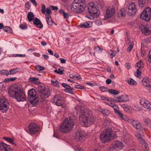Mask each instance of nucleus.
I'll return each instance as SVG.
<instances>
[{"instance_id":"nucleus-1","label":"nucleus","mask_w":151,"mask_h":151,"mask_svg":"<svg viewBox=\"0 0 151 151\" xmlns=\"http://www.w3.org/2000/svg\"><path fill=\"white\" fill-rule=\"evenodd\" d=\"M10 96L16 99L18 101H23L26 100V96L23 90L19 86L15 85L12 87L9 91Z\"/></svg>"},{"instance_id":"nucleus-2","label":"nucleus","mask_w":151,"mask_h":151,"mask_svg":"<svg viewBox=\"0 0 151 151\" xmlns=\"http://www.w3.org/2000/svg\"><path fill=\"white\" fill-rule=\"evenodd\" d=\"M116 136L115 132L111 128H108L101 133L99 139L102 142L106 143L113 139Z\"/></svg>"},{"instance_id":"nucleus-3","label":"nucleus","mask_w":151,"mask_h":151,"mask_svg":"<svg viewBox=\"0 0 151 151\" xmlns=\"http://www.w3.org/2000/svg\"><path fill=\"white\" fill-rule=\"evenodd\" d=\"M86 7L85 0H74L71 5L72 11L77 13L83 12Z\"/></svg>"},{"instance_id":"nucleus-4","label":"nucleus","mask_w":151,"mask_h":151,"mask_svg":"<svg viewBox=\"0 0 151 151\" xmlns=\"http://www.w3.org/2000/svg\"><path fill=\"white\" fill-rule=\"evenodd\" d=\"M74 125L73 119L66 118L60 126V130L63 133H67L71 130Z\"/></svg>"},{"instance_id":"nucleus-5","label":"nucleus","mask_w":151,"mask_h":151,"mask_svg":"<svg viewBox=\"0 0 151 151\" xmlns=\"http://www.w3.org/2000/svg\"><path fill=\"white\" fill-rule=\"evenodd\" d=\"M83 114L80 116L79 120L81 123L83 124L85 127H88V125H90L93 123L94 121V117L89 115L87 116V114H84V111H83Z\"/></svg>"},{"instance_id":"nucleus-6","label":"nucleus","mask_w":151,"mask_h":151,"mask_svg":"<svg viewBox=\"0 0 151 151\" xmlns=\"http://www.w3.org/2000/svg\"><path fill=\"white\" fill-rule=\"evenodd\" d=\"M28 98L29 102L34 106H36L39 100L38 95L35 90L32 89L28 92Z\"/></svg>"},{"instance_id":"nucleus-7","label":"nucleus","mask_w":151,"mask_h":151,"mask_svg":"<svg viewBox=\"0 0 151 151\" xmlns=\"http://www.w3.org/2000/svg\"><path fill=\"white\" fill-rule=\"evenodd\" d=\"M38 89L42 101L44 100L47 97L50 95V91L48 88L40 86H38Z\"/></svg>"},{"instance_id":"nucleus-8","label":"nucleus","mask_w":151,"mask_h":151,"mask_svg":"<svg viewBox=\"0 0 151 151\" xmlns=\"http://www.w3.org/2000/svg\"><path fill=\"white\" fill-rule=\"evenodd\" d=\"M88 12L90 14L93 16L98 15V9L97 6L93 3L89 4L88 6Z\"/></svg>"},{"instance_id":"nucleus-9","label":"nucleus","mask_w":151,"mask_h":151,"mask_svg":"<svg viewBox=\"0 0 151 151\" xmlns=\"http://www.w3.org/2000/svg\"><path fill=\"white\" fill-rule=\"evenodd\" d=\"M140 18L146 21H149L151 18V8L148 7L145 9L141 14Z\"/></svg>"},{"instance_id":"nucleus-10","label":"nucleus","mask_w":151,"mask_h":151,"mask_svg":"<svg viewBox=\"0 0 151 151\" xmlns=\"http://www.w3.org/2000/svg\"><path fill=\"white\" fill-rule=\"evenodd\" d=\"M9 105L8 100L4 98H0V111L2 113L7 111Z\"/></svg>"},{"instance_id":"nucleus-11","label":"nucleus","mask_w":151,"mask_h":151,"mask_svg":"<svg viewBox=\"0 0 151 151\" xmlns=\"http://www.w3.org/2000/svg\"><path fill=\"white\" fill-rule=\"evenodd\" d=\"M124 146L122 142L118 141H116L111 145L109 148V149L110 150H115L118 151L123 149Z\"/></svg>"},{"instance_id":"nucleus-12","label":"nucleus","mask_w":151,"mask_h":151,"mask_svg":"<svg viewBox=\"0 0 151 151\" xmlns=\"http://www.w3.org/2000/svg\"><path fill=\"white\" fill-rule=\"evenodd\" d=\"M86 134L82 131H78L75 132L74 136L75 139L78 141L82 142L85 139Z\"/></svg>"},{"instance_id":"nucleus-13","label":"nucleus","mask_w":151,"mask_h":151,"mask_svg":"<svg viewBox=\"0 0 151 151\" xmlns=\"http://www.w3.org/2000/svg\"><path fill=\"white\" fill-rule=\"evenodd\" d=\"M29 133L31 134H34L39 131V127L34 123L30 124L28 127Z\"/></svg>"},{"instance_id":"nucleus-14","label":"nucleus","mask_w":151,"mask_h":151,"mask_svg":"<svg viewBox=\"0 0 151 151\" xmlns=\"http://www.w3.org/2000/svg\"><path fill=\"white\" fill-rule=\"evenodd\" d=\"M139 29L145 35H149L151 33V25L150 24H141Z\"/></svg>"},{"instance_id":"nucleus-15","label":"nucleus","mask_w":151,"mask_h":151,"mask_svg":"<svg viewBox=\"0 0 151 151\" xmlns=\"http://www.w3.org/2000/svg\"><path fill=\"white\" fill-rule=\"evenodd\" d=\"M128 14L130 16L134 15L137 12L135 5L134 3L132 2L129 6L126 9Z\"/></svg>"},{"instance_id":"nucleus-16","label":"nucleus","mask_w":151,"mask_h":151,"mask_svg":"<svg viewBox=\"0 0 151 151\" xmlns=\"http://www.w3.org/2000/svg\"><path fill=\"white\" fill-rule=\"evenodd\" d=\"M131 122L133 126L138 131H141L143 132L145 130L144 128L142 126L141 124L139 121L132 119Z\"/></svg>"},{"instance_id":"nucleus-17","label":"nucleus","mask_w":151,"mask_h":151,"mask_svg":"<svg viewBox=\"0 0 151 151\" xmlns=\"http://www.w3.org/2000/svg\"><path fill=\"white\" fill-rule=\"evenodd\" d=\"M142 85L148 88L149 90H151V80L150 78L145 77L142 81Z\"/></svg>"},{"instance_id":"nucleus-18","label":"nucleus","mask_w":151,"mask_h":151,"mask_svg":"<svg viewBox=\"0 0 151 151\" xmlns=\"http://www.w3.org/2000/svg\"><path fill=\"white\" fill-rule=\"evenodd\" d=\"M62 102V97L59 95H55L53 98V103L58 106H61Z\"/></svg>"},{"instance_id":"nucleus-19","label":"nucleus","mask_w":151,"mask_h":151,"mask_svg":"<svg viewBox=\"0 0 151 151\" xmlns=\"http://www.w3.org/2000/svg\"><path fill=\"white\" fill-rule=\"evenodd\" d=\"M140 103L144 108L147 109L151 108V103L145 99H142L140 101Z\"/></svg>"},{"instance_id":"nucleus-20","label":"nucleus","mask_w":151,"mask_h":151,"mask_svg":"<svg viewBox=\"0 0 151 151\" xmlns=\"http://www.w3.org/2000/svg\"><path fill=\"white\" fill-rule=\"evenodd\" d=\"M115 9L113 7H108L106 9V14L105 16V19H107L111 17L114 14Z\"/></svg>"},{"instance_id":"nucleus-21","label":"nucleus","mask_w":151,"mask_h":151,"mask_svg":"<svg viewBox=\"0 0 151 151\" xmlns=\"http://www.w3.org/2000/svg\"><path fill=\"white\" fill-rule=\"evenodd\" d=\"M11 149L10 145L3 142L0 143V150L1 151H10Z\"/></svg>"},{"instance_id":"nucleus-22","label":"nucleus","mask_w":151,"mask_h":151,"mask_svg":"<svg viewBox=\"0 0 151 151\" xmlns=\"http://www.w3.org/2000/svg\"><path fill=\"white\" fill-rule=\"evenodd\" d=\"M62 85L63 87L65 88V89L64 90L65 92L70 94H73V91L74 89L69 85L65 83H62Z\"/></svg>"},{"instance_id":"nucleus-23","label":"nucleus","mask_w":151,"mask_h":151,"mask_svg":"<svg viewBox=\"0 0 151 151\" xmlns=\"http://www.w3.org/2000/svg\"><path fill=\"white\" fill-rule=\"evenodd\" d=\"M33 24L37 27L41 29L43 27V25L39 19L35 17L33 20Z\"/></svg>"},{"instance_id":"nucleus-24","label":"nucleus","mask_w":151,"mask_h":151,"mask_svg":"<svg viewBox=\"0 0 151 151\" xmlns=\"http://www.w3.org/2000/svg\"><path fill=\"white\" fill-rule=\"evenodd\" d=\"M136 137L139 142L141 144H143L144 145L145 148L146 149H147V145L145 142V140H144L142 138L140 135L139 134H136Z\"/></svg>"},{"instance_id":"nucleus-25","label":"nucleus","mask_w":151,"mask_h":151,"mask_svg":"<svg viewBox=\"0 0 151 151\" xmlns=\"http://www.w3.org/2000/svg\"><path fill=\"white\" fill-rule=\"evenodd\" d=\"M114 112L116 114L118 115L122 119L124 120L125 121L128 120V118L125 115H123L121 111L117 109Z\"/></svg>"},{"instance_id":"nucleus-26","label":"nucleus","mask_w":151,"mask_h":151,"mask_svg":"<svg viewBox=\"0 0 151 151\" xmlns=\"http://www.w3.org/2000/svg\"><path fill=\"white\" fill-rule=\"evenodd\" d=\"M92 25L91 22H85L79 25L78 27H80L81 28H87L91 27L92 26Z\"/></svg>"},{"instance_id":"nucleus-27","label":"nucleus","mask_w":151,"mask_h":151,"mask_svg":"<svg viewBox=\"0 0 151 151\" xmlns=\"http://www.w3.org/2000/svg\"><path fill=\"white\" fill-rule=\"evenodd\" d=\"M38 80L39 79L38 78L30 77L28 81L29 82H31L35 84H38L40 83V82L38 81Z\"/></svg>"},{"instance_id":"nucleus-28","label":"nucleus","mask_w":151,"mask_h":151,"mask_svg":"<svg viewBox=\"0 0 151 151\" xmlns=\"http://www.w3.org/2000/svg\"><path fill=\"white\" fill-rule=\"evenodd\" d=\"M45 18L48 24L50 26H52L54 22L52 20L51 16L50 15H46Z\"/></svg>"},{"instance_id":"nucleus-29","label":"nucleus","mask_w":151,"mask_h":151,"mask_svg":"<svg viewBox=\"0 0 151 151\" xmlns=\"http://www.w3.org/2000/svg\"><path fill=\"white\" fill-rule=\"evenodd\" d=\"M34 16L32 12H30L28 13L27 17L29 22L32 21L34 19Z\"/></svg>"},{"instance_id":"nucleus-30","label":"nucleus","mask_w":151,"mask_h":151,"mask_svg":"<svg viewBox=\"0 0 151 151\" xmlns=\"http://www.w3.org/2000/svg\"><path fill=\"white\" fill-rule=\"evenodd\" d=\"M118 15L119 17H122L125 15L124 8H123L120 9L118 12Z\"/></svg>"},{"instance_id":"nucleus-31","label":"nucleus","mask_w":151,"mask_h":151,"mask_svg":"<svg viewBox=\"0 0 151 151\" xmlns=\"http://www.w3.org/2000/svg\"><path fill=\"white\" fill-rule=\"evenodd\" d=\"M51 83L53 85L56 87H59L60 84L59 82L55 79L52 80Z\"/></svg>"},{"instance_id":"nucleus-32","label":"nucleus","mask_w":151,"mask_h":151,"mask_svg":"<svg viewBox=\"0 0 151 151\" xmlns=\"http://www.w3.org/2000/svg\"><path fill=\"white\" fill-rule=\"evenodd\" d=\"M3 30L4 31L8 33H12V30L11 28L9 27L6 26L4 27L3 28Z\"/></svg>"},{"instance_id":"nucleus-33","label":"nucleus","mask_w":151,"mask_h":151,"mask_svg":"<svg viewBox=\"0 0 151 151\" xmlns=\"http://www.w3.org/2000/svg\"><path fill=\"white\" fill-rule=\"evenodd\" d=\"M99 111L102 114L106 116H109L110 114V112L107 110L100 109Z\"/></svg>"},{"instance_id":"nucleus-34","label":"nucleus","mask_w":151,"mask_h":151,"mask_svg":"<svg viewBox=\"0 0 151 151\" xmlns=\"http://www.w3.org/2000/svg\"><path fill=\"white\" fill-rule=\"evenodd\" d=\"M138 5L140 8H142L144 6L145 4V0H138Z\"/></svg>"},{"instance_id":"nucleus-35","label":"nucleus","mask_w":151,"mask_h":151,"mask_svg":"<svg viewBox=\"0 0 151 151\" xmlns=\"http://www.w3.org/2000/svg\"><path fill=\"white\" fill-rule=\"evenodd\" d=\"M108 91L109 93L114 95H116L119 93V91L115 90L109 89Z\"/></svg>"},{"instance_id":"nucleus-36","label":"nucleus","mask_w":151,"mask_h":151,"mask_svg":"<svg viewBox=\"0 0 151 151\" xmlns=\"http://www.w3.org/2000/svg\"><path fill=\"white\" fill-rule=\"evenodd\" d=\"M122 96L123 95H122L119 97H118L117 99H116V100H113V102L116 103L123 102Z\"/></svg>"},{"instance_id":"nucleus-37","label":"nucleus","mask_w":151,"mask_h":151,"mask_svg":"<svg viewBox=\"0 0 151 151\" xmlns=\"http://www.w3.org/2000/svg\"><path fill=\"white\" fill-rule=\"evenodd\" d=\"M17 79L16 77L12 78H6L4 80V82L5 83H7L9 81H13Z\"/></svg>"},{"instance_id":"nucleus-38","label":"nucleus","mask_w":151,"mask_h":151,"mask_svg":"<svg viewBox=\"0 0 151 151\" xmlns=\"http://www.w3.org/2000/svg\"><path fill=\"white\" fill-rule=\"evenodd\" d=\"M17 68H15L13 69H12L9 70V72H8L9 75H12L13 74L17 72Z\"/></svg>"},{"instance_id":"nucleus-39","label":"nucleus","mask_w":151,"mask_h":151,"mask_svg":"<svg viewBox=\"0 0 151 151\" xmlns=\"http://www.w3.org/2000/svg\"><path fill=\"white\" fill-rule=\"evenodd\" d=\"M36 70L40 71H41L45 69V68L39 65H37L35 67Z\"/></svg>"},{"instance_id":"nucleus-40","label":"nucleus","mask_w":151,"mask_h":151,"mask_svg":"<svg viewBox=\"0 0 151 151\" xmlns=\"http://www.w3.org/2000/svg\"><path fill=\"white\" fill-rule=\"evenodd\" d=\"M107 104L109 105V106L112 107L114 110V111L117 109L118 107L116 105L114 104H113L111 103H110L109 104L107 103Z\"/></svg>"},{"instance_id":"nucleus-41","label":"nucleus","mask_w":151,"mask_h":151,"mask_svg":"<svg viewBox=\"0 0 151 151\" xmlns=\"http://www.w3.org/2000/svg\"><path fill=\"white\" fill-rule=\"evenodd\" d=\"M0 74L6 75L7 76H9L8 71L7 70H0Z\"/></svg>"},{"instance_id":"nucleus-42","label":"nucleus","mask_w":151,"mask_h":151,"mask_svg":"<svg viewBox=\"0 0 151 151\" xmlns=\"http://www.w3.org/2000/svg\"><path fill=\"white\" fill-rule=\"evenodd\" d=\"M133 46V42H130V44L127 48V50L129 52H130L132 50Z\"/></svg>"},{"instance_id":"nucleus-43","label":"nucleus","mask_w":151,"mask_h":151,"mask_svg":"<svg viewBox=\"0 0 151 151\" xmlns=\"http://www.w3.org/2000/svg\"><path fill=\"white\" fill-rule=\"evenodd\" d=\"M143 65V63L142 60H140L136 63V66L138 68L142 67Z\"/></svg>"},{"instance_id":"nucleus-44","label":"nucleus","mask_w":151,"mask_h":151,"mask_svg":"<svg viewBox=\"0 0 151 151\" xmlns=\"http://www.w3.org/2000/svg\"><path fill=\"white\" fill-rule=\"evenodd\" d=\"M128 83L131 85H135L136 82L133 79H130L129 80H128Z\"/></svg>"},{"instance_id":"nucleus-45","label":"nucleus","mask_w":151,"mask_h":151,"mask_svg":"<svg viewBox=\"0 0 151 151\" xmlns=\"http://www.w3.org/2000/svg\"><path fill=\"white\" fill-rule=\"evenodd\" d=\"M122 99L123 102L127 101L129 100L128 96L126 95H123Z\"/></svg>"},{"instance_id":"nucleus-46","label":"nucleus","mask_w":151,"mask_h":151,"mask_svg":"<svg viewBox=\"0 0 151 151\" xmlns=\"http://www.w3.org/2000/svg\"><path fill=\"white\" fill-rule=\"evenodd\" d=\"M45 11L46 15H49V14H50L51 12V10L50 8H49L48 7H47L46 8V10Z\"/></svg>"},{"instance_id":"nucleus-47","label":"nucleus","mask_w":151,"mask_h":151,"mask_svg":"<svg viewBox=\"0 0 151 151\" xmlns=\"http://www.w3.org/2000/svg\"><path fill=\"white\" fill-rule=\"evenodd\" d=\"M19 28L22 29H25L27 28V26L25 24H21L19 26Z\"/></svg>"},{"instance_id":"nucleus-48","label":"nucleus","mask_w":151,"mask_h":151,"mask_svg":"<svg viewBox=\"0 0 151 151\" xmlns=\"http://www.w3.org/2000/svg\"><path fill=\"white\" fill-rule=\"evenodd\" d=\"M25 55L23 54H14L13 55V56L15 57H23L25 56Z\"/></svg>"},{"instance_id":"nucleus-49","label":"nucleus","mask_w":151,"mask_h":151,"mask_svg":"<svg viewBox=\"0 0 151 151\" xmlns=\"http://www.w3.org/2000/svg\"><path fill=\"white\" fill-rule=\"evenodd\" d=\"M41 8V11L42 13L46 14L45 11V5L44 4L42 5Z\"/></svg>"},{"instance_id":"nucleus-50","label":"nucleus","mask_w":151,"mask_h":151,"mask_svg":"<svg viewBox=\"0 0 151 151\" xmlns=\"http://www.w3.org/2000/svg\"><path fill=\"white\" fill-rule=\"evenodd\" d=\"M95 24L97 25H100L102 24V22L101 20H97L94 21Z\"/></svg>"},{"instance_id":"nucleus-51","label":"nucleus","mask_w":151,"mask_h":151,"mask_svg":"<svg viewBox=\"0 0 151 151\" xmlns=\"http://www.w3.org/2000/svg\"><path fill=\"white\" fill-rule=\"evenodd\" d=\"M95 49L97 51L101 52L103 50V49L100 47L99 46H96L95 47Z\"/></svg>"},{"instance_id":"nucleus-52","label":"nucleus","mask_w":151,"mask_h":151,"mask_svg":"<svg viewBox=\"0 0 151 151\" xmlns=\"http://www.w3.org/2000/svg\"><path fill=\"white\" fill-rule=\"evenodd\" d=\"M7 141L12 144H13L14 145L15 144L14 142V139H12L11 138L9 137Z\"/></svg>"},{"instance_id":"nucleus-53","label":"nucleus","mask_w":151,"mask_h":151,"mask_svg":"<svg viewBox=\"0 0 151 151\" xmlns=\"http://www.w3.org/2000/svg\"><path fill=\"white\" fill-rule=\"evenodd\" d=\"M148 57L149 58L148 59V61L149 62L151 63V50L149 52Z\"/></svg>"},{"instance_id":"nucleus-54","label":"nucleus","mask_w":151,"mask_h":151,"mask_svg":"<svg viewBox=\"0 0 151 151\" xmlns=\"http://www.w3.org/2000/svg\"><path fill=\"white\" fill-rule=\"evenodd\" d=\"M130 109H131V108L127 106L124 110L127 112H130Z\"/></svg>"},{"instance_id":"nucleus-55","label":"nucleus","mask_w":151,"mask_h":151,"mask_svg":"<svg viewBox=\"0 0 151 151\" xmlns=\"http://www.w3.org/2000/svg\"><path fill=\"white\" fill-rule=\"evenodd\" d=\"M112 53L111 54V58H112L115 55L116 52L115 51L110 50Z\"/></svg>"},{"instance_id":"nucleus-56","label":"nucleus","mask_w":151,"mask_h":151,"mask_svg":"<svg viewBox=\"0 0 151 151\" xmlns=\"http://www.w3.org/2000/svg\"><path fill=\"white\" fill-rule=\"evenodd\" d=\"M100 89L102 91H106L107 88L104 86H101L100 87Z\"/></svg>"},{"instance_id":"nucleus-57","label":"nucleus","mask_w":151,"mask_h":151,"mask_svg":"<svg viewBox=\"0 0 151 151\" xmlns=\"http://www.w3.org/2000/svg\"><path fill=\"white\" fill-rule=\"evenodd\" d=\"M50 7L51 8L52 10H57L58 9V7L56 6H50Z\"/></svg>"},{"instance_id":"nucleus-58","label":"nucleus","mask_w":151,"mask_h":151,"mask_svg":"<svg viewBox=\"0 0 151 151\" xmlns=\"http://www.w3.org/2000/svg\"><path fill=\"white\" fill-rule=\"evenodd\" d=\"M63 16L66 19H68L69 17L68 14L65 12L63 14Z\"/></svg>"},{"instance_id":"nucleus-59","label":"nucleus","mask_w":151,"mask_h":151,"mask_svg":"<svg viewBox=\"0 0 151 151\" xmlns=\"http://www.w3.org/2000/svg\"><path fill=\"white\" fill-rule=\"evenodd\" d=\"M141 73L140 71H139V69H137V76L138 77L140 76L141 75Z\"/></svg>"},{"instance_id":"nucleus-60","label":"nucleus","mask_w":151,"mask_h":151,"mask_svg":"<svg viewBox=\"0 0 151 151\" xmlns=\"http://www.w3.org/2000/svg\"><path fill=\"white\" fill-rule=\"evenodd\" d=\"M30 1L34 6H36L37 5V3L35 0H30Z\"/></svg>"},{"instance_id":"nucleus-61","label":"nucleus","mask_w":151,"mask_h":151,"mask_svg":"<svg viewBox=\"0 0 151 151\" xmlns=\"http://www.w3.org/2000/svg\"><path fill=\"white\" fill-rule=\"evenodd\" d=\"M125 67L128 69H129L130 68V64L129 63H127L125 65Z\"/></svg>"},{"instance_id":"nucleus-62","label":"nucleus","mask_w":151,"mask_h":151,"mask_svg":"<svg viewBox=\"0 0 151 151\" xmlns=\"http://www.w3.org/2000/svg\"><path fill=\"white\" fill-rule=\"evenodd\" d=\"M111 80L109 78L107 79L106 81V83L107 84H109L111 83Z\"/></svg>"},{"instance_id":"nucleus-63","label":"nucleus","mask_w":151,"mask_h":151,"mask_svg":"<svg viewBox=\"0 0 151 151\" xmlns=\"http://www.w3.org/2000/svg\"><path fill=\"white\" fill-rule=\"evenodd\" d=\"M58 74H62L63 73V70H60V68H59L58 70Z\"/></svg>"},{"instance_id":"nucleus-64","label":"nucleus","mask_w":151,"mask_h":151,"mask_svg":"<svg viewBox=\"0 0 151 151\" xmlns=\"http://www.w3.org/2000/svg\"><path fill=\"white\" fill-rule=\"evenodd\" d=\"M60 62L62 63H64L66 62V60L63 58H60Z\"/></svg>"}]
</instances>
